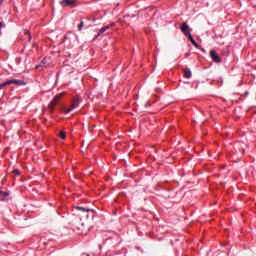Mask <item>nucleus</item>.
<instances>
[{
    "mask_svg": "<svg viewBox=\"0 0 256 256\" xmlns=\"http://www.w3.org/2000/svg\"><path fill=\"white\" fill-rule=\"evenodd\" d=\"M192 45H194V47H195L196 49H201L202 51L205 52V49L202 48L201 45H199L197 42H194V44H192Z\"/></svg>",
    "mask_w": 256,
    "mask_h": 256,
    "instance_id": "f3484780",
    "label": "nucleus"
},
{
    "mask_svg": "<svg viewBox=\"0 0 256 256\" xmlns=\"http://www.w3.org/2000/svg\"><path fill=\"white\" fill-rule=\"evenodd\" d=\"M210 57L212 59V61H214V63H221V57L219 56V54H217V52L215 50H211L210 51Z\"/></svg>",
    "mask_w": 256,
    "mask_h": 256,
    "instance_id": "1a4fd4ad",
    "label": "nucleus"
},
{
    "mask_svg": "<svg viewBox=\"0 0 256 256\" xmlns=\"http://www.w3.org/2000/svg\"><path fill=\"white\" fill-rule=\"evenodd\" d=\"M8 195H9V192L0 191V199L2 201H5L7 199V197H8Z\"/></svg>",
    "mask_w": 256,
    "mask_h": 256,
    "instance_id": "f8f14e48",
    "label": "nucleus"
},
{
    "mask_svg": "<svg viewBox=\"0 0 256 256\" xmlns=\"http://www.w3.org/2000/svg\"><path fill=\"white\" fill-rule=\"evenodd\" d=\"M180 31H182L185 37L191 41L192 45L197 42L195 41V38H193V35H191V29L189 28V24L186 22L182 23L180 26Z\"/></svg>",
    "mask_w": 256,
    "mask_h": 256,
    "instance_id": "7ed1b4c3",
    "label": "nucleus"
},
{
    "mask_svg": "<svg viewBox=\"0 0 256 256\" xmlns=\"http://www.w3.org/2000/svg\"><path fill=\"white\" fill-rule=\"evenodd\" d=\"M12 173H13L14 175H16V176L21 175V171H20L19 169H14V170L12 171Z\"/></svg>",
    "mask_w": 256,
    "mask_h": 256,
    "instance_id": "6ab92c4d",
    "label": "nucleus"
},
{
    "mask_svg": "<svg viewBox=\"0 0 256 256\" xmlns=\"http://www.w3.org/2000/svg\"><path fill=\"white\" fill-rule=\"evenodd\" d=\"M58 137H59L60 139H65V137H67V134H66L65 132H63V131H60V132L58 133Z\"/></svg>",
    "mask_w": 256,
    "mask_h": 256,
    "instance_id": "4468645a",
    "label": "nucleus"
},
{
    "mask_svg": "<svg viewBox=\"0 0 256 256\" xmlns=\"http://www.w3.org/2000/svg\"><path fill=\"white\" fill-rule=\"evenodd\" d=\"M111 27H115V23H111L110 26L102 27L98 32V36L103 35V33H105V31H107L108 29H111Z\"/></svg>",
    "mask_w": 256,
    "mask_h": 256,
    "instance_id": "9d476101",
    "label": "nucleus"
},
{
    "mask_svg": "<svg viewBox=\"0 0 256 256\" xmlns=\"http://www.w3.org/2000/svg\"><path fill=\"white\" fill-rule=\"evenodd\" d=\"M24 35H28V41L31 43V33L28 30H25Z\"/></svg>",
    "mask_w": 256,
    "mask_h": 256,
    "instance_id": "a211bd4d",
    "label": "nucleus"
},
{
    "mask_svg": "<svg viewBox=\"0 0 256 256\" xmlns=\"http://www.w3.org/2000/svg\"><path fill=\"white\" fill-rule=\"evenodd\" d=\"M183 73H184L185 79H191V77H193V73L191 72V69H189V68H184Z\"/></svg>",
    "mask_w": 256,
    "mask_h": 256,
    "instance_id": "9b49d317",
    "label": "nucleus"
},
{
    "mask_svg": "<svg viewBox=\"0 0 256 256\" xmlns=\"http://www.w3.org/2000/svg\"><path fill=\"white\" fill-rule=\"evenodd\" d=\"M8 83H10V85H16V87L27 85V82H25V80H18V79H10L8 80Z\"/></svg>",
    "mask_w": 256,
    "mask_h": 256,
    "instance_id": "6e6552de",
    "label": "nucleus"
},
{
    "mask_svg": "<svg viewBox=\"0 0 256 256\" xmlns=\"http://www.w3.org/2000/svg\"><path fill=\"white\" fill-rule=\"evenodd\" d=\"M63 95H65V93L57 94L54 97V99L50 102L51 111H53L55 109V107L57 106V102L61 99V97H63Z\"/></svg>",
    "mask_w": 256,
    "mask_h": 256,
    "instance_id": "0eeeda50",
    "label": "nucleus"
},
{
    "mask_svg": "<svg viewBox=\"0 0 256 256\" xmlns=\"http://www.w3.org/2000/svg\"><path fill=\"white\" fill-rule=\"evenodd\" d=\"M81 103V98L79 96H75L72 100V104L70 105L69 108L64 109V113H71L73 109H77L79 107V104Z\"/></svg>",
    "mask_w": 256,
    "mask_h": 256,
    "instance_id": "20e7f679",
    "label": "nucleus"
},
{
    "mask_svg": "<svg viewBox=\"0 0 256 256\" xmlns=\"http://www.w3.org/2000/svg\"><path fill=\"white\" fill-rule=\"evenodd\" d=\"M7 85H10L9 80L0 84V91H1V89H5V87H7Z\"/></svg>",
    "mask_w": 256,
    "mask_h": 256,
    "instance_id": "ddd939ff",
    "label": "nucleus"
},
{
    "mask_svg": "<svg viewBox=\"0 0 256 256\" xmlns=\"http://www.w3.org/2000/svg\"><path fill=\"white\" fill-rule=\"evenodd\" d=\"M84 25H85V23L83 22V20H81V21H80V24L78 25V31H82Z\"/></svg>",
    "mask_w": 256,
    "mask_h": 256,
    "instance_id": "2eb2a0df",
    "label": "nucleus"
},
{
    "mask_svg": "<svg viewBox=\"0 0 256 256\" xmlns=\"http://www.w3.org/2000/svg\"><path fill=\"white\" fill-rule=\"evenodd\" d=\"M1 27H3V22H0V29H1Z\"/></svg>",
    "mask_w": 256,
    "mask_h": 256,
    "instance_id": "4be33fe9",
    "label": "nucleus"
},
{
    "mask_svg": "<svg viewBox=\"0 0 256 256\" xmlns=\"http://www.w3.org/2000/svg\"><path fill=\"white\" fill-rule=\"evenodd\" d=\"M76 227L80 235H87L89 233V221L83 220V218L76 222Z\"/></svg>",
    "mask_w": 256,
    "mask_h": 256,
    "instance_id": "f03ea898",
    "label": "nucleus"
},
{
    "mask_svg": "<svg viewBox=\"0 0 256 256\" xmlns=\"http://www.w3.org/2000/svg\"><path fill=\"white\" fill-rule=\"evenodd\" d=\"M232 153L233 155H236V157H241L245 154V149L239 144H236L232 150Z\"/></svg>",
    "mask_w": 256,
    "mask_h": 256,
    "instance_id": "39448f33",
    "label": "nucleus"
},
{
    "mask_svg": "<svg viewBox=\"0 0 256 256\" xmlns=\"http://www.w3.org/2000/svg\"><path fill=\"white\" fill-rule=\"evenodd\" d=\"M61 7H76L77 1L76 0H62L60 2Z\"/></svg>",
    "mask_w": 256,
    "mask_h": 256,
    "instance_id": "423d86ee",
    "label": "nucleus"
},
{
    "mask_svg": "<svg viewBox=\"0 0 256 256\" xmlns=\"http://www.w3.org/2000/svg\"><path fill=\"white\" fill-rule=\"evenodd\" d=\"M192 45H194V47H195L196 49H201L202 51L205 52V49L202 48L201 45H199L197 42H194V44H192Z\"/></svg>",
    "mask_w": 256,
    "mask_h": 256,
    "instance_id": "dca6fc26",
    "label": "nucleus"
},
{
    "mask_svg": "<svg viewBox=\"0 0 256 256\" xmlns=\"http://www.w3.org/2000/svg\"><path fill=\"white\" fill-rule=\"evenodd\" d=\"M73 211L74 213H78L77 215L80 217V219H83V217H85V219H89V215L91 217H95V210L87 207L74 206Z\"/></svg>",
    "mask_w": 256,
    "mask_h": 256,
    "instance_id": "f257e3e1",
    "label": "nucleus"
},
{
    "mask_svg": "<svg viewBox=\"0 0 256 256\" xmlns=\"http://www.w3.org/2000/svg\"><path fill=\"white\" fill-rule=\"evenodd\" d=\"M0 103H1V98H0Z\"/></svg>",
    "mask_w": 256,
    "mask_h": 256,
    "instance_id": "b1692460",
    "label": "nucleus"
},
{
    "mask_svg": "<svg viewBox=\"0 0 256 256\" xmlns=\"http://www.w3.org/2000/svg\"><path fill=\"white\" fill-rule=\"evenodd\" d=\"M3 1H4V0H0V5H3Z\"/></svg>",
    "mask_w": 256,
    "mask_h": 256,
    "instance_id": "5701e85b",
    "label": "nucleus"
},
{
    "mask_svg": "<svg viewBox=\"0 0 256 256\" xmlns=\"http://www.w3.org/2000/svg\"><path fill=\"white\" fill-rule=\"evenodd\" d=\"M32 47H37V43L34 42V43L32 44Z\"/></svg>",
    "mask_w": 256,
    "mask_h": 256,
    "instance_id": "412c9836",
    "label": "nucleus"
},
{
    "mask_svg": "<svg viewBox=\"0 0 256 256\" xmlns=\"http://www.w3.org/2000/svg\"><path fill=\"white\" fill-rule=\"evenodd\" d=\"M82 256H91L89 253H83Z\"/></svg>",
    "mask_w": 256,
    "mask_h": 256,
    "instance_id": "aec40b11",
    "label": "nucleus"
}]
</instances>
